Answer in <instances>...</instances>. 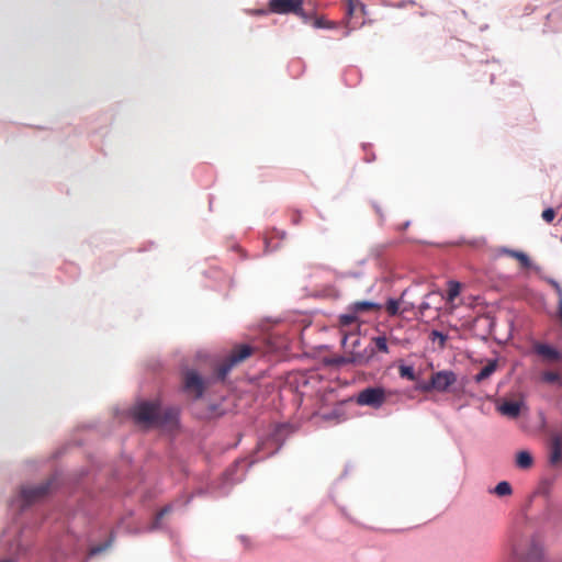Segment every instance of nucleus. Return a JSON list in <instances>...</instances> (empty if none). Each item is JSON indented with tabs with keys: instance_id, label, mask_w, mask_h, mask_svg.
<instances>
[{
	"instance_id": "obj_1",
	"label": "nucleus",
	"mask_w": 562,
	"mask_h": 562,
	"mask_svg": "<svg viewBox=\"0 0 562 562\" xmlns=\"http://www.w3.org/2000/svg\"><path fill=\"white\" fill-rule=\"evenodd\" d=\"M457 382V375L450 370L436 372L429 384L422 385L423 391L436 390L438 392H447L451 385Z\"/></svg>"
},
{
	"instance_id": "obj_17",
	"label": "nucleus",
	"mask_w": 562,
	"mask_h": 562,
	"mask_svg": "<svg viewBox=\"0 0 562 562\" xmlns=\"http://www.w3.org/2000/svg\"><path fill=\"white\" fill-rule=\"evenodd\" d=\"M544 382L558 383L560 382V375L557 372H546L542 375Z\"/></svg>"
},
{
	"instance_id": "obj_11",
	"label": "nucleus",
	"mask_w": 562,
	"mask_h": 562,
	"mask_svg": "<svg viewBox=\"0 0 562 562\" xmlns=\"http://www.w3.org/2000/svg\"><path fill=\"white\" fill-rule=\"evenodd\" d=\"M497 363L496 361H491L488 364H486L481 372L476 375L475 380L477 382L488 378L495 370H496Z\"/></svg>"
},
{
	"instance_id": "obj_23",
	"label": "nucleus",
	"mask_w": 562,
	"mask_h": 562,
	"mask_svg": "<svg viewBox=\"0 0 562 562\" xmlns=\"http://www.w3.org/2000/svg\"><path fill=\"white\" fill-rule=\"evenodd\" d=\"M254 13H256V14H266V11L265 10H257V11H254Z\"/></svg>"
},
{
	"instance_id": "obj_9",
	"label": "nucleus",
	"mask_w": 562,
	"mask_h": 562,
	"mask_svg": "<svg viewBox=\"0 0 562 562\" xmlns=\"http://www.w3.org/2000/svg\"><path fill=\"white\" fill-rule=\"evenodd\" d=\"M461 285L459 282L450 281L448 283V295H447V302L449 304L450 311H453L456 305L453 303L454 299L460 294Z\"/></svg>"
},
{
	"instance_id": "obj_2",
	"label": "nucleus",
	"mask_w": 562,
	"mask_h": 562,
	"mask_svg": "<svg viewBox=\"0 0 562 562\" xmlns=\"http://www.w3.org/2000/svg\"><path fill=\"white\" fill-rule=\"evenodd\" d=\"M385 401V392L381 387H369L358 394L357 403L362 406L380 407Z\"/></svg>"
},
{
	"instance_id": "obj_22",
	"label": "nucleus",
	"mask_w": 562,
	"mask_h": 562,
	"mask_svg": "<svg viewBox=\"0 0 562 562\" xmlns=\"http://www.w3.org/2000/svg\"><path fill=\"white\" fill-rule=\"evenodd\" d=\"M558 293H559V315L562 321V291H561V289H558Z\"/></svg>"
},
{
	"instance_id": "obj_20",
	"label": "nucleus",
	"mask_w": 562,
	"mask_h": 562,
	"mask_svg": "<svg viewBox=\"0 0 562 562\" xmlns=\"http://www.w3.org/2000/svg\"><path fill=\"white\" fill-rule=\"evenodd\" d=\"M554 211L553 209H547L542 212V218L547 222H551L554 218Z\"/></svg>"
},
{
	"instance_id": "obj_24",
	"label": "nucleus",
	"mask_w": 562,
	"mask_h": 562,
	"mask_svg": "<svg viewBox=\"0 0 562 562\" xmlns=\"http://www.w3.org/2000/svg\"><path fill=\"white\" fill-rule=\"evenodd\" d=\"M351 319H352L351 317H345V322H346V323L351 322Z\"/></svg>"
},
{
	"instance_id": "obj_14",
	"label": "nucleus",
	"mask_w": 562,
	"mask_h": 562,
	"mask_svg": "<svg viewBox=\"0 0 562 562\" xmlns=\"http://www.w3.org/2000/svg\"><path fill=\"white\" fill-rule=\"evenodd\" d=\"M400 373L403 378H407L408 380H415V373L413 367L409 366H401Z\"/></svg>"
},
{
	"instance_id": "obj_19",
	"label": "nucleus",
	"mask_w": 562,
	"mask_h": 562,
	"mask_svg": "<svg viewBox=\"0 0 562 562\" xmlns=\"http://www.w3.org/2000/svg\"><path fill=\"white\" fill-rule=\"evenodd\" d=\"M374 342L381 351H383V352L389 351L385 337H376V338H374Z\"/></svg>"
},
{
	"instance_id": "obj_7",
	"label": "nucleus",
	"mask_w": 562,
	"mask_h": 562,
	"mask_svg": "<svg viewBox=\"0 0 562 562\" xmlns=\"http://www.w3.org/2000/svg\"><path fill=\"white\" fill-rule=\"evenodd\" d=\"M186 386L188 390L193 392L196 396L202 393V381L196 373H188L186 378Z\"/></svg>"
},
{
	"instance_id": "obj_12",
	"label": "nucleus",
	"mask_w": 562,
	"mask_h": 562,
	"mask_svg": "<svg viewBox=\"0 0 562 562\" xmlns=\"http://www.w3.org/2000/svg\"><path fill=\"white\" fill-rule=\"evenodd\" d=\"M506 252L516 258L524 267H530L531 262L528 256L521 251L506 250Z\"/></svg>"
},
{
	"instance_id": "obj_10",
	"label": "nucleus",
	"mask_w": 562,
	"mask_h": 562,
	"mask_svg": "<svg viewBox=\"0 0 562 562\" xmlns=\"http://www.w3.org/2000/svg\"><path fill=\"white\" fill-rule=\"evenodd\" d=\"M250 355V349L247 346H241L236 349L229 357L231 366L241 362Z\"/></svg>"
},
{
	"instance_id": "obj_6",
	"label": "nucleus",
	"mask_w": 562,
	"mask_h": 562,
	"mask_svg": "<svg viewBox=\"0 0 562 562\" xmlns=\"http://www.w3.org/2000/svg\"><path fill=\"white\" fill-rule=\"evenodd\" d=\"M536 351L547 362H554L560 359V353L557 349L548 345H538Z\"/></svg>"
},
{
	"instance_id": "obj_16",
	"label": "nucleus",
	"mask_w": 562,
	"mask_h": 562,
	"mask_svg": "<svg viewBox=\"0 0 562 562\" xmlns=\"http://www.w3.org/2000/svg\"><path fill=\"white\" fill-rule=\"evenodd\" d=\"M386 310L391 315H396L400 312V302L396 300H389Z\"/></svg>"
},
{
	"instance_id": "obj_21",
	"label": "nucleus",
	"mask_w": 562,
	"mask_h": 562,
	"mask_svg": "<svg viewBox=\"0 0 562 562\" xmlns=\"http://www.w3.org/2000/svg\"><path fill=\"white\" fill-rule=\"evenodd\" d=\"M432 336H434V339H438L440 345L443 346L445 345V341H446V336L442 335L441 333L439 331H434L432 333Z\"/></svg>"
},
{
	"instance_id": "obj_5",
	"label": "nucleus",
	"mask_w": 562,
	"mask_h": 562,
	"mask_svg": "<svg viewBox=\"0 0 562 562\" xmlns=\"http://www.w3.org/2000/svg\"><path fill=\"white\" fill-rule=\"evenodd\" d=\"M526 409L524 401H506L497 405V411L507 417L515 418Z\"/></svg>"
},
{
	"instance_id": "obj_18",
	"label": "nucleus",
	"mask_w": 562,
	"mask_h": 562,
	"mask_svg": "<svg viewBox=\"0 0 562 562\" xmlns=\"http://www.w3.org/2000/svg\"><path fill=\"white\" fill-rule=\"evenodd\" d=\"M561 458H562V450H561L559 443L554 442V446H553V449H552V453H551V461L555 463Z\"/></svg>"
},
{
	"instance_id": "obj_15",
	"label": "nucleus",
	"mask_w": 562,
	"mask_h": 562,
	"mask_svg": "<svg viewBox=\"0 0 562 562\" xmlns=\"http://www.w3.org/2000/svg\"><path fill=\"white\" fill-rule=\"evenodd\" d=\"M378 307H379L378 304L370 302V301H362V302L355 303L356 311H364L368 308H378Z\"/></svg>"
},
{
	"instance_id": "obj_4",
	"label": "nucleus",
	"mask_w": 562,
	"mask_h": 562,
	"mask_svg": "<svg viewBox=\"0 0 562 562\" xmlns=\"http://www.w3.org/2000/svg\"><path fill=\"white\" fill-rule=\"evenodd\" d=\"M158 412V407L155 403L142 402L134 408V416L140 422L153 420Z\"/></svg>"
},
{
	"instance_id": "obj_8",
	"label": "nucleus",
	"mask_w": 562,
	"mask_h": 562,
	"mask_svg": "<svg viewBox=\"0 0 562 562\" xmlns=\"http://www.w3.org/2000/svg\"><path fill=\"white\" fill-rule=\"evenodd\" d=\"M533 463L531 453L527 450H520L516 453V464L520 469H529Z\"/></svg>"
},
{
	"instance_id": "obj_13",
	"label": "nucleus",
	"mask_w": 562,
	"mask_h": 562,
	"mask_svg": "<svg viewBox=\"0 0 562 562\" xmlns=\"http://www.w3.org/2000/svg\"><path fill=\"white\" fill-rule=\"evenodd\" d=\"M495 493L498 496L510 495L512 494V486L509 485L508 482L502 481V482L497 483V485L495 486Z\"/></svg>"
},
{
	"instance_id": "obj_3",
	"label": "nucleus",
	"mask_w": 562,
	"mask_h": 562,
	"mask_svg": "<svg viewBox=\"0 0 562 562\" xmlns=\"http://www.w3.org/2000/svg\"><path fill=\"white\" fill-rule=\"evenodd\" d=\"M302 3L303 0H270L269 8L272 12L278 14L294 12L303 15Z\"/></svg>"
}]
</instances>
